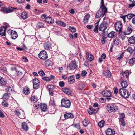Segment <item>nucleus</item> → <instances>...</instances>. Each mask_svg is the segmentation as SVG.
I'll return each instance as SVG.
<instances>
[{
  "label": "nucleus",
  "mask_w": 135,
  "mask_h": 135,
  "mask_svg": "<svg viewBox=\"0 0 135 135\" xmlns=\"http://www.w3.org/2000/svg\"><path fill=\"white\" fill-rule=\"evenodd\" d=\"M15 114L17 116H19L20 115L21 113L18 110H15L14 111Z\"/></svg>",
  "instance_id": "obj_48"
},
{
  "label": "nucleus",
  "mask_w": 135,
  "mask_h": 135,
  "mask_svg": "<svg viewBox=\"0 0 135 135\" xmlns=\"http://www.w3.org/2000/svg\"><path fill=\"white\" fill-rule=\"evenodd\" d=\"M1 69L2 71L4 72H5L7 70L6 68V67H3V66L1 67Z\"/></svg>",
  "instance_id": "obj_61"
},
{
  "label": "nucleus",
  "mask_w": 135,
  "mask_h": 135,
  "mask_svg": "<svg viewBox=\"0 0 135 135\" xmlns=\"http://www.w3.org/2000/svg\"><path fill=\"white\" fill-rule=\"evenodd\" d=\"M105 123V122L104 121H101L98 123V125L100 127H102L104 125Z\"/></svg>",
  "instance_id": "obj_43"
},
{
  "label": "nucleus",
  "mask_w": 135,
  "mask_h": 135,
  "mask_svg": "<svg viewBox=\"0 0 135 135\" xmlns=\"http://www.w3.org/2000/svg\"><path fill=\"white\" fill-rule=\"evenodd\" d=\"M128 42L131 44H133L135 43V37L134 36L130 37L128 39Z\"/></svg>",
  "instance_id": "obj_23"
},
{
  "label": "nucleus",
  "mask_w": 135,
  "mask_h": 135,
  "mask_svg": "<svg viewBox=\"0 0 135 135\" xmlns=\"http://www.w3.org/2000/svg\"><path fill=\"white\" fill-rule=\"evenodd\" d=\"M48 89H52L55 88V86L53 85H50L48 86Z\"/></svg>",
  "instance_id": "obj_57"
},
{
  "label": "nucleus",
  "mask_w": 135,
  "mask_h": 135,
  "mask_svg": "<svg viewBox=\"0 0 135 135\" xmlns=\"http://www.w3.org/2000/svg\"><path fill=\"white\" fill-rule=\"evenodd\" d=\"M113 90L114 93L115 94H117L118 92V90L117 88L116 87H114Z\"/></svg>",
  "instance_id": "obj_59"
},
{
  "label": "nucleus",
  "mask_w": 135,
  "mask_h": 135,
  "mask_svg": "<svg viewBox=\"0 0 135 135\" xmlns=\"http://www.w3.org/2000/svg\"><path fill=\"white\" fill-rule=\"evenodd\" d=\"M119 39L118 38L114 39L113 41V43L115 46H117L118 45L119 43Z\"/></svg>",
  "instance_id": "obj_31"
},
{
  "label": "nucleus",
  "mask_w": 135,
  "mask_h": 135,
  "mask_svg": "<svg viewBox=\"0 0 135 135\" xmlns=\"http://www.w3.org/2000/svg\"><path fill=\"white\" fill-rule=\"evenodd\" d=\"M106 57V55L104 53H103L101 56V57H99L98 59V62L99 63H101L103 61V59H104Z\"/></svg>",
  "instance_id": "obj_26"
},
{
  "label": "nucleus",
  "mask_w": 135,
  "mask_h": 135,
  "mask_svg": "<svg viewBox=\"0 0 135 135\" xmlns=\"http://www.w3.org/2000/svg\"><path fill=\"white\" fill-rule=\"evenodd\" d=\"M18 37V35L17 32L14 31H13L12 34L11 35V37L13 39H16Z\"/></svg>",
  "instance_id": "obj_27"
},
{
  "label": "nucleus",
  "mask_w": 135,
  "mask_h": 135,
  "mask_svg": "<svg viewBox=\"0 0 135 135\" xmlns=\"http://www.w3.org/2000/svg\"><path fill=\"white\" fill-rule=\"evenodd\" d=\"M129 62L130 64H133L135 61V57H133L131 59L129 60Z\"/></svg>",
  "instance_id": "obj_49"
},
{
  "label": "nucleus",
  "mask_w": 135,
  "mask_h": 135,
  "mask_svg": "<svg viewBox=\"0 0 135 135\" xmlns=\"http://www.w3.org/2000/svg\"><path fill=\"white\" fill-rule=\"evenodd\" d=\"M85 85L83 83H80L79 84L78 88L79 90H82L85 87Z\"/></svg>",
  "instance_id": "obj_40"
},
{
  "label": "nucleus",
  "mask_w": 135,
  "mask_h": 135,
  "mask_svg": "<svg viewBox=\"0 0 135 135\" xmlns=\"http://www.w3.org/2000/svg\"><path fill=\"white\" fill-rule=\"evenodd\" d=\"M62 91L68 95H70L71 94V90L66 88H63L62 89Z\"/></svg>",
  "instance_id": "obj_22"
},
{
  "label": "nucleus",
  "mask_w": 135,
  "mask_h": 135,
  "mask_svg": "<svg viewBox=\"0 0 135 135\" xmlns=\"http://www.w3.org/2000/svg\"><path fill=\"white\" fill-rule=\"evenodd\" d=\"M5 28L4 27V26L0 27V35L3 36H5Z\"/></svg>",
  "instance_id": "obj_19"
},
{
  "label": "nucleus",
  "mask_w": 135,
  "mask_h": 135,
  "mask_svg": "<svg viewBox=\"0 0 135 135\" xmlns=\"http://www.w3.org/2000/svg\"><path fill=\"white\" fill-rule=\"evenodd\" d=\"M98 109V108L94 109L93 108H90L88 109V111L90 114L91 115L95 114Z\"/></svg>",
  "instance_id": "obj_11"
},
{
  "label": "nucleus",
  "mask_w": 135,
  "mask_h": 135,
  "mask_svg": "<svg viewBox=\"0 0 135 135\" xmlns=\"http://www.w3.org/2000/svg\"><path fill=\"white\" fill-rule=\"evenodd\" d=\"M119 119H124L125 115L124 113H120Z\"/></svg>",
  "instance_id": "obj_53"
},
{
  "label": "nucleus",
  "mask_w": 135,
  "mask_h": 135,
  "mask_svg": "<svg viewBox=\"0 0 135 135\" xmlns=\"http://www.w3.org/2000/svg\"><path fill=\"white\" fill-rule=\"evenodd\" d=\"M59 85L60 87H62L64 85V82L63 81H60L59 83Z\"/></svg>",
  "instance_id": "obj_58"
},
{
  "label": "nucleus",
  "mask_w": 135,
  "mask_h": 135,
  "mask_svg": "<svg viewBox=\"0 0 135 135\" xmlns=\"http://www.w3.org/2000/svg\"><path fill=\"white\" fill-rule=\"evenodd\" d=\"M38 74L41 76H44L45 73L43 71H40L38 72Z\"/></svg>",
  "instance_id": "obj_56"
},
{
  "label": "nucleus",
  "mask_w": 135,
  "mask_h": 135,
  "mask_svg": "<svg viewBox=\"0 0 135 135\" xmlns=\"http://www.w3.org/2000/svg\"><path fill=\"white\" fill-rule=\"evenodd\" d=\"M23 90V93L25 95H28L29 93V90L27 87H25Z\"/></svg>",
  "instance_id": "obj_33"
},
{
  "label": "nucleus",
  "mask_w": 135,
  "mask_h": 135,
  "mask_svg": "<svg viewBox=\"0 0 135 135\" xmlns=\"http://www.w3.org/2000/svg\"><path fill=\"white\" fill-rule=\"evenodd\" d=\"M102 94L104 97H108L111 96L112 95L111 92L108 90L103 91L102 93Z\"/></svg>",
  "instance_id": "obj_12"
},
{
  "label": "nucleus",
  "mask_w": 135,
  "mask_h": 135,
  "mask_svg": "<svg viewBox=\"0 0 135 135\" xmlns=\"http://www.w3.org/2000/svg\"><path fill=\"white\" fill-rule=\"evenodd\" d=\"M41 109L42 111L45 112L47 109V105L45 104H41L40 105Z\"/></svg>",
  "instance_id": "obj_24"
},
{
  "label": "nucleus",
  "mask_w": 135,
  "mask_h": 135,
  "mask_svg": "<svg viewBox=\"0 0 135 135\" xmlns=\"http://www.w3.org/2000/svg\"><path fill=\"white\" fill-rule=\"evenodd\" d=\"M128 19H130L133 17L135 16V15L133 14H129L126 15Z\"/></svg>",
  "instance_id": "obj_41"
},
{
  "label": "nucleus",
  "mask_w": 135,
  "mask_h": 135,
  "mask_svg": "<svg viewBox=\"0 0 135 135\" xmlns=\"http://www.w3.org/2000/svg\"><path fill=\"white\" fill-rule=\"evenodd\" d=\"M68 29L73 33H74L76 31V29L73 27L69 26V27Z\"/></svg>",
  "instance_id": "obj_42"
},
{
  "label": "nucleus",
  "mask_w": 135,
  "mask_h": 135,
  "mask_svg": "<svg viewBox=\"0 0 135 135\" xmlns=\"http://www.w3.org/2000/svg\"><path fill=\"white\" fill-rule=\"evenodd\" d=\"M131 72L129 71H126L124 73V75L125 76L126 78H128L129 76V75Z\"/></svg>",
  "instance_id": "obj_51"
},
{
  "label": "nucleus",
  "mask_w": 135,
  "mask_h": 135,
  "mask_svg": "<svg viewBox=\"0 0 135 135\" xmlns=\"http://www.w3.org/2000/svg\"><path fill=\"white\" fill-rule=\"evenodd\" d=\"M133 29L132 28L128 27L124 31V33L125 35H129L131 33Z\"/></svg>",
  "instance_id": "obj_17"
},
{
  "label": "nucleus",
  "mask_w": 135,
  "mask_h": 135,
  "mask_svg": "<svg viewBox=\"0 0 135 135\" xmlns=\"http://www.w3.org/2000/svg\"><path fill=\"white\" fill-rule=\"evenodd\" d=\"M37 27L38 28L43 27L44 26V24L41 22H39L37 25Z\"/></svg>",
  "instance_id": "obj_39"
},
{
  "label": "nucleus",
  "mask_w": 135,
  "mask_h": 135,
  "mask_svg": "<svg viewBox=\"0 0 135 135\" xmlns=\"http://www.w3.org/2000/svg\"><path fill=\"white\" fill-rule=\"evenodd\" d=\"M64 117L66 119H67L69 118H73L74 117V115L72 113H66L64 115Z\"/></svg>",
  "instance_id": "obj_14"
},
{
  "label": "nucleus",
  "mask_w": 135,
  "mask_h": 135,
  "mask_svg": "<svg viewBox=\"0 0 135 135\" xmlns=\"http://www.w3.org/2000/svg\"><path fill=\"white\" fill-rule=\"evenodd\" d=\"M104 74L105 75L108 77H110L111 75V72L108 70H106L104 73Z\"/></svg>",
  "instance_id": "obj_37"
},
{
  "label": "nucleus",
  "mask_w": 135,
  "mask_h": 135,
  "mask_svg": "<svg viewBox=\"0 0 135 135\" xmlns=\"http://www.w3.org/2000/svg\"><path fill=\"white\" fill-rule=\"evenodd\" d=\"M107 8H100L96 13L95 17L97 18H100L103 17L107 12Z\"/></svg>",
  "instance_id": "obj_1"
},
{
  "label": "nucleus",
  "mask_w": 135,
  "mask_h": 135,
  "mask_svg": "<svg viewBox=\"0 0 135 135\" xmlns=\"http://www.w3.org/2000/svg\"><path fill=\"white\" fill-rule=\"evenodd\" d=\"M71 102L68 99H62L61 101V106L62 107L67 108H69L71 105Z\"/></svg>",
  "instance_id": "obj_3"
},
{
  "label": "nucleus",
  "mask_w": 135,
  "mask_h": 135,
  "mask_svg": "<svg viewBox=\"0 0 135 135\" xmlns=\"http://www.w3.org/2000/svg\"><path fill=\"white\" fill-rule=\"evenodd\" d=\"M33 88L37 89L39 88L40 84L39 80L37 79H34L33 80Z\"/></svg>",
  "instance_id": "obj_10"
},
{
  "label": "nucleus",
  "mask_w": 135,
  "mask_h": 135,
  "mask_svg": "<svg viewBox=\"0 0 135 135\" xmlns=\"http://www.w3.org/2000/svg\"><path fill=\"white\" fill-rule=\"evenodd\" d=\"M68 80L70 84H73L75 81L74 76L72 75L70 76L68 78Z\"/></svg>",
  "instance_id": "obj_21"
},
{
  "label": "nucleus",
  "mask_w": 135,
  "mask_h": 135,
  "mask_svg": "<svg viewBox=\"0 0 135 135\" xmlns=\"http://www.w3.org/2000/svg\"><path fill=\"white\" fill-rule=\"evenodd\" d=\"M45 20L46 22L50 24L53 23L54 22V20L52 18L49 17L46 18Z\"/></svg>",
  "instance_id": "obj_13"
},
{
  "label": "nucleus",
  "mask_w": 135,
  "mask_h": 135,
  "mask_svg": "<svg viewBox=\"0 0 135 135\" xmlns=\"http://www.w3.org/2000/svg\"><path fill=\"white\" fill-rule=\"evenodd\" d=\"M87 73L86 71H82L81 75L83 76H84Z\"/></svg>",
  "instance_id": "obj_60"
},
{
  "label": "nucleus",
  "mask_w": 135,
  "mask_h": 135,
  "mask_svg": "<svg viewBox=\"0 0 135 135\" xmlns=\"http://www.w3.org/2000/svg\"><path fill=\"white\" fill-rule=\"evenodd\" d=\"M69 12L70 13L72 14H74L75 13V11L73 9H71L69 10Z\"/></svg>",
  "instance_id": "obj_62"
},
{
  "label": "nucleus",
  "mask_w": 135,
  "mask_h": 135,
  "mask_svg": "<svg viewBox=\"0 0 135 135\" xmlns=\"http://www.w3.org/2000/svg\"><path fill=\"white\" fill-rule=\"evenodd\" d=\"M17 9L16 8L11 7V8H8L6 7H2L1 8L0 11L4 13H8L12 12L14 10Z\"/></svg>",
  "instance_id": "obj_7"
},
{
  "label": "nucleus",
  "mask_w": 135,
  "mask_h": 135,
  "mask_svg": "<svg viewBox=\"0 0 135 135\" xmlns=\"http://www.w3.org/2000/svg\"><path fill=\"white\" fill-rule=\"evenodd\" d=\"M121 85L123 88H125L128 86L127 83L126 81H122L121 83Z\"/></svg>",
  "instance_id": "obj_38"
},
{
  "label": "nucleus",
  "mask_w": 135,
  "mask_h": 135,
  "mask_svg": "<svg viewBox=\"0 0 135 135\" xmlns=\"http://www.w3.org/2000/svg\"><path fill=\"white\" fill-rule=\"evenodd\" d=\"M56 23L58 25L62 26L64 27H65L66 26V24L65 23L60 21H57Z\"/></svg>",
  "instance_id": "obj_35"
},
{
  "label": "nucleus",
  "mask_w": 135,
  "mask_h": 135,
  "mask_svg": "<svg viewBox=\"0 0 135 135\" xmlns=\"http://www.w3.org/2000/svg\"><path fill=\"white\" fill-rule=\"evenodd\" d=\"M31 101L33 102L34 103H35L38 99L37 96L32 95L31 97Z\"/></svg>",
  "instance_id": "obj_30"
},
{
  "label": "nucleus",
  "mask_w": 135,
  "mask_h": 135,
  "mask_svg": "<svg viewBox=\"0 0 135 135\" xmlns=\"http://www.w3.org/2000/svg\"><path fill=\"white\" fill-rule=\"evenodd\" d=\"M120 125L124 126L125 125L124 119H119Z\"/></svg>",
  "instance_id": "obj_46"
},
{
  "label": "nucleus",
  "mask_w": 135,
  "mask_h": 135,
  "mask_svg": "<svg viewBox=\"0 0 135 135\" xmlns=\"http://www.w3.org/2000/svg\"><path fill=\"white\" fill-rule=\"evenodd\" d=\"M90 122L87 119H84L83 121V123L84 126L86 127L89 124Z\"/></svg>",
  "instance_id": "obj_29"
},
{
  "label": "nucleus",
  "mask_w": 135,
  "mask_h": 135,
  "mask_svg": "<svg viewBox=\"0 0 135 135\" xmlns=\"http://www.w3.org/2000/svg\"><path fill=\"white\" fill-rule=\"evenodd\" d=\"M51 44L49 42L45 43L44 44V47L45 49H47L49 48H50L51 47Z\"/></svg>",
  "instance_id": "obj_25"
},
{
  "label": "nucleus",
  "mask_w": 135,
  "mask_h": 135,
  "mask_svg": "<svg viewBox=\"0 0 135 135\" xmlns=\"http://www.w3.org/2000/svg\"><path fill=\"white\" fill-rule=\"evenodd\" d=\"M49 104H50L53 106L55 105V101L53 99H50L49 102Z\"/></svg>",
  "instance_id": "obj_47"
},
{
  "label": "nucleus",
  "mask_w": 135,
  "mask_h": 135,
  "mask_svg": "<svg viewBox=\"0 0 135 135\" xmlns=\"http://www.w3.org/2000/svg\"><path fill=\"white\" fill-rule=\"evenodd\" d=\"M21 17L23 19H25L28 18L27 14L25 12H23L21 13Z\"/></svg>",
  "instance_id": "obj_32"
},
{
  "label": "nucleus",
  "mask_w": 135,
  "mask_h": 135,
  "mask_svg": "<svg viewBox=\"0 0 135 135\" xmlns=\"http://www.w3.org/2000/svg\"><path fill=\"white\" fill-rule=\"evenodd\" d=\"M86 57L87 59L89 61H92L94 59L93 55L87 52L86 54Z\"/></svg>",
  "instance_id": "obj_16"
},
{
  "label": "nucleus",
  "mask_w": 135,
  "mask_h": 135,
  "mask_svg": "<svg viewBox=\"0 0 135 135\" xmlns=\"http://www.w3.org/2000/svg\"><path fill=\"white\" fill-rule=\"evenodd\" d=\"M78 67L76 62L75 61H72L70 63L67 68L69 70L73 71L76 69Z\"/></svg>",
  "instance_id": "obj_5"
},
{
  "label": "nucleus",
  "mask_w": 135,
  "mask_h": 135,
  "mask_svg": "<svg viewBox=\"0 0 135 135\" xmlns=\"http://www.w3.org/2000/svg\"><path fill=\"white\" fill-rule=\"evenodd\" d=\"M52 64V62L50 60H48L46 61L45 62V64L46 66L48 67L51 65Z\"/></svg>",
  "instance_id": "obj_34"
},
{
  "label": "nucleus",
  "mask_w": 135,
  "mask_h": 135,
  "mask_svg": "<svg viewBox=\"0 0 135 135\" xmlns=\"http://www.w3.org/2000/svg\"><path fill=\"white\" fill-rule=\"evenodd\" d=\"M119 93L120 95L124 98H127L130 95L129 92L126 89L120 88L119 90Z\"/></svg>",
  "instance_id": "obj_2"
},
{
  "label": "nucleus",
  "mask_w": 135,
  "mask_h": 135,
  "mask_svg": "<svg viewBox=\"0 0 135 135\" xmlns=\"http://www.w3.org/2000/svg\"><path fill=\"white\" fill-rule=\"evenodd\" d=\"M9 96L8 93H5L3 96V99H9Z\"/></svg>",
  "instance_id": "obj_44"
},
{
  "label": "nucleus",
  "mask_w": 135,
  "mask_h": 135,
  "mask_svg": "<svg viewBox=\"0 0 135 135\" xmlns=\"http://www.w3.org/2000/svg\"><path fill=\"white\" fill-rule=\"evenodd\" d=\"M108 26V23L106 21H103L99 26V29L100 31H104L107 28Z\"/></svg>",
  "instance_id": "obj_6"
},
{
  "label": "nucleus",
  "mask_w": 135,
  "mask_h": 135,
  "mask_svg": "<svg viewBox=\"0 0 135 135\" xmlns=\"http://www.w3.org/2000/svg\"><path fill=\"white\" fill-rule=\"evenodd\" d=\"M1 103L2 105L5 107H8L9 105L8 103L6 102L5 101L2 102Z\"/></svg>",
  "instance_id": "obj_50"
},
{
  "label": "nucleus",
  "mask_w": 135,
  "mask_h": 135,
  "mask_svg": "<svg viewBox=\"0 0 135 135\" xmlns=\"http://www.w3.org/2000/svg\"><path fill=\"white\" fill-rule=\"evenodd\" d=\"M5 26H4V27L5 28V30H6V29L9 26V25L7 23H5Z\"/></svg>",
  "instance_id": "obj_64"
},
{
  "label": "nucleus",
  "mask_w": 135,
  "mask_h": 135,
  "mask_svg": "<svg viewBox=\"0 0 135 135\" xmlns=\"http://www.w3.org/2000/svg\"><path fill=\"white\" fill-rule=\"evenodd\" d=\"M22 128L25 131H26L29 129L28 126L26 122H23L22 124Z\"/></svg>",
  "instance_id": "obj_20"
},
{
  "label": "nucleus",
  "mask_w": 135,
  "mask_h": 135,
  "mask_svg": "<svg viewBox=\"0 0 135 135\" xmlns=\"http://www.w3.org/2000/svg\"><path fill=\"white\" fill-rule=\"evenodd\" d=\"M106 108L109 113L116 112L118 110L117 106L114 104H108L106 106Z\"/></svg>",
  "instance_id": "obj_4"
},
{
  "label": "nucleus",
  "mask_w": 135,
  "mask_h": 135,
  "mask_svg": "<svg viewBox=\"0 0 135 135\" xmlns=\"http://www.w3.org/2000/svg\"><path fill=\"white\" fill-rule=\"evenodd\" d=\"M42 79L44 81H49L51 80V79L48 77H43Z\"/></svg>",
  "instance_id": "obj_52"
},
{
  "label": "nucleus",
  "mask_w": 135,
  "mask_h": 135,
  "mask_svg": "<svg viewBox=\"0 0 135 135\" xmlns=\"http://www.w3.org/2000/svg\"><path fill=\"white\" fill-rule=\"evenodd\" d=\"M6 83V81L2 77L0 76V85L2 86H4L5 85Z\"/></svg>",
  "instance_id": "obj_18"
},
{
  "label": "nucleus",
  "mask_w": 135,
  "mask_h": 135,
  "mask_svg": "<svg viewBox=\"0 0 135 135\" xmlns=\"http://www.w3.org/2000/svg\"><path fill=\"white\" fill-rule=\"evenodd\" d=\"M123 54L122 53L119 54L117 56V58L118 59H120L123 57Z\"/></svg>",
  "instance_id": "obj_55"
},
{
  "label": "nucleus",
  "mask_w": 135,
  "mask_h": 135,
  "mask_svg": "<svg viewBox=\"0 0 135 135\" xmlns=\"http://www.w3.org/2000/svg\"><path fill=\"white\" fill-rule=\"evenodd\" d=\"M90 17V15L89 14L86 15L85 16L83 20V22L85 24L88 22Z\"/></svg>",
  "instance_id": "obj_28"
},
{
  "label": "nucleus",
  "mask_w": 135,
  "mask_h": 135,
  "mask_svg": "<svg viewBox=\"0 0 135 135\" xmlns=\"http://www.w3.org/2000/svg\"><path fill=\"white\" fill-rule=\"evenodd\" d=\"M115 32L114 31H112L109 33L108 35V36L111 38H113L115 36Z\"/></svg>",
  "instance_id": "obj_36"
},
{
  "label": "nucleus",
  "mask_w": 135,
  "mask_h": 135,
  "mask_svg": "<svg viewBox=\"0 0 135 135\" xmlns=\"http://www.w3.org/2000/svg\"><path fill=\"white\" fill-rule=\"evenodd\" d=\"M114 26L115 30L119 32H121L123 25L121 22L119 21L115 23Z\"/></svg>",
  "instance_id": "obj_8"
},
{
  "label": "nucleus",
  "mask_w": 135,
  "mask_h": 135,
  "mask_svg": "<svg viewBox=\"0 0 135 135\" xmlns=\"http://www.w3.org/2000/svg\"><path fill=\"white\" fill-rule=\"evenodd\" d=\"M49 93L50 94L51 96H53V91L52 89L48 90Z\"/></svg>",
  "instance_id": "obj_63"
},
{
  "label": "nucleus",
  "mask_w": 135,
  "mask_h": 135,
  "mask_svg": "<svg viewBox=\"0 0 135 135\" xmlns=\"http://www.w3.org/2000/svg\"><path fill=\"white\" fill-rule=\"evenodd\" d=\"M106 133L107 135H113L115 133V131L113 130L108 128L107 131Z\"/></svg>",
  "instance_id": "obj_15"
},
{
  "label": "nucleus",
  "mask_w": 135,
  "mask_h": 135,
  "mask_svg": "<svg viewBox=\"0 0 135 135\" xmlns=\"http://www.w3.org/2000/svg\"><path fill=\"white\" fill-rule=\"evenodd\" d=\"M126 50L127 52H129L130 53H132L133 51V49L131 47H128Z\"/></svg>",
  "instance_id": "obj_54"
},
{
  "label": "nucleus",
  "mask_w": 135,
  "mask_h": 135,
  "mask_svg": "<svg viewBox=\"0 0 135 135\" xmlns=\"http://www.w3.org/2000/svg\"><path fill=\"white\" fill-rule=\"evenodd\" d=\"M104 0H101L100 7L101 8H107L104 4Z\"/></svg>",
  "instance_id": "obj_45"
},
{
  "label": "nucleus",
  "mask_w": 135,
  "mask_h": 135,
  "mask_svg": "<svg viewBox=\"0 0 135 135\" xmlns=\"http://www.w3.org/2000/svg\"><path fill=\"white\" fill-rule=\"evenodd\" d=\"M39 57L41 59L45 60L48 58V56L46 51L43 50L38 55Z\"/></svg>",
  "instance_id": "obj_9"
}]
</instances>
